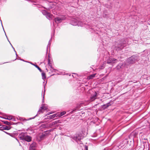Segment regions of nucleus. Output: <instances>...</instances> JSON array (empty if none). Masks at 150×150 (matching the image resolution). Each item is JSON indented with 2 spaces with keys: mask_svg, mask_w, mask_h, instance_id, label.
Segmentation results:
<instances>
[{
  "mask_svg": "<svg viewBox=\"0 0 150 150\" xmlns=\"http://www.w3.org/2000/svg\"><path fill=\"white\" fill-rule=\"evenodd\" d=\"M44 96H45V93H44L43 96V99H42V106L41 107V108L43 110H45L47 109V105L45 104H43V103L44 102Z\"/></svg>",
  "mask_w": 150,
  "mask_h": 150,
  "instance_id": "1",
  "label": "nucleus"
},
{
  "mask_svg": "<svg viewBox=\"0 0 150 150\" xmlns=\"http://www.w3.org/2000/svg\"><path fill=\"white\" fill-rule=\"evenodd\" d=\"M27 135V133H26L22 132L19 134V137L20 139L24 140Z\"/></svg>",
  "mask_w": 150,
  "mask_h": 150,
  "instance_id": "2",
  "label": "nucleus"
},
{
  "mask_svg": "<svg viewBox=\"0 0 150 150\" xmlns=\"http://www.w3.org/2000/svg\"><path fill=\"white\" fill-rule=\"evenodd\" d=\"M47 132H45L44 133H42L40 136V138L41 140L43 139H44L46 138L47 136Z\"/></svg>",
  "mask_w": 150,
  "mask_h": 150,
  "instance_id": "3",
  "label": "nucleus"
},
{
  "mask_svg": "<svg viewBox=\"0 0 150 150\" xmlns=\"http://www.w3.org/2000/svg\"><path fill=\"white\" fill-rule=\"evenodd\" d=\"M65 19V17L63 16H61L57 17V21L59 23L62 22V21Z\"/></svg>",
  "mask_w": 150,
  "mask_h": 150,
  "instance_id": "4",
  "label": "nucleus"
},
{
  "mask_svg": "<svg viewBox=\"0 0 150 150\" xmlns=\"http://www.w3.org/2000/svg\"><path fill=\"white\" fill-rule=\"evenodd\" d=\"M117 59L114 58H109L107 61V63L108 64L114 63L115 62V61Z\"/></svg>",
  "mask_w": 150,
  "mask_h": 150,
  "instance_id": "5",
  "label": "nucleus"
},
{
  "mask_svg": "<svg viewBox=\"0 0 150 150\" xmlns=\"http://www.w3.org/2000/svg\"><path fill=\"white\" fill-rule=\"evenodd\" d=\"M43 109H42L41 108V107H40L38 112V113H37V115L36 116H35V117H33L29 118V119L28 120H31L32 119H34L35 118V117L37 116V115H38V114H39L40 113H43Z\"/></svg>",
  "mask_w": 150,
  "mask_h": 150,
  "instance_id": "6",
  "label": "nucleus"
},
{
  "mask_svg": "<svg viewBox=\"0 0 150 150\" xmlns=\"http://www.w3.org/2000/svg\"><path fill=\"white\" fill-rule=\"evenodd\" d=\"M46 17L50 20H52L54 18L53 16L49 13Z\"/></svg>",
  "mask_w": 150,
  "mask_h": 150,
  "instance_id": "7",
  "label": "nucleus"
},
{
  "mask_svg": "<svg viewBox=\"0 0 150 150\" xmlns=\"http://www.w3.org/2000/svg\"><path fill=\"white\" fill-rule=\"evenodd\" d=\"M36 144L35 143H33L31 144L29 148V150H35Z\"/></svg>",
  "mask_w": 150,
  "mask_h": 150,
  "instance_id": "8",
  "label": "nucleus"
},
{
  "mask_svg": "<svg viewBox=\"0 0 150 150\" xmlns=\"http://www.w3.org/2000/svg\"><path fill=\"white\" fill-rule=\"evenodd\" d=\"M97 95V93L95 92V94L91 96L90 97V100L91 101H92L96 99Z\"/></svg>",
  "mask_w": 150,
  "mask_h": 150,
  "instance_id": "9",
  "label": "nucleus"
},
{
  "mask_svg": "<svg viewBox=\"0 0 150 150\" xmlns=\"http://www.w3.org/2000/svg\"><path fill=\"white\" fill-rule=\"evenodd\" d=\"M31 139L32 138L31 137L27 135L24 140H25L28 142H30L31 141Z\"/></svg>",
  "mask_w": 150,
  "mask_h": 150,
  "instance_id": "10",
  "label": "nucleus"
},
{
  "mask_svg": "<svg viewBox=\"0 0 150 150\" xmlns=\"http://www.w3.org/2000/svg\"><path fill=\"white\" fill-rule=\"evenodd\" d=\"M48 125L47 124H43L40 126V128L41 129H42L43 128H46L48 127Z\"/></svg>",
  "mask_w": 150,
  "mask_h": 150,
  "instance_id": "11",
  "label": "nucleus"
},
{
  "mask_svg": "<svg viewBox=\"0 0 150 150\" xmlns=\"http://www.w3.org/2000/svg\"><path fill=\"white\" fill-rule=\"evenodd\" d=\"M96 75V74H92L90 76H89L87 77V79H93L94 77H95V76Z\"/></svg>",
  "mask_w": 150,
  "mask_h": 150,
  "instance_id": "12",
  "label": "nucleus"
},
{
  "mask_svg": "<svg viewBox=\"0 0 150 150\" xmlns=\"http://www.w3.org/2000/svg\"><path fill=\"white\" fill-rule=\"evenodd\" d=\"M32 65H34L35 66L36 68H37L39 71L40 72H42V70L37 65L33 63H30Z\"/></svg>",
  "mask_w": 150,
  "mask_h": 150,
  "instance_id": "13",
  "label": "nucleus"
},
{
  "mask_svg": "<svg viewBox=\"0 0 150 150\" xmlns=\"http://www.w3.org/2000/svg\"><path fill=\"white\" fill-rule=\"evenodd\" d=\"M66 113V112L65 111H63L61 112L59 114H58L57 115L59 117H61L62 116L65 114Z\"/></svg>",
  "mask_w": 150,
  "mask_h": 150,
  "instance_id": "14",
  "label": "nucleus"
},
{
  "mask_svg": "<svg viewBox=\"0 0 150 150\" xmlns=\"http://www.w3.org/2000/svg\"><path fill=\"white\" fill-rule=\"evenodd\" d=\"M42 78L43 79H45L46 78L45 74V72H42Z\"/></svg>",
  "mask_w": 150,
  "mask_h": 150,
  "instance_id": "15",
  "label": "nucleus"
},
{
  "mask_svg": "<svg viewBox=\"0 0 150 150\" xmlns=\"http://www.w3.org/2000/svg\"><path fill=\"white\" fill-rule=\"evenodd\" d=\"M42 13L44 15H45L46 16L49 13H48L46 11L43 10L42 11Z\"/></svg>",
  "mask_w": 150,
  "mask_h": 150,
  "instance_id": "16",
  "label": "nucleus"
},
{
  "mask_svg": "<svg viewBox=\"0 0 150 150\" xmlns=\"http://www.w3.org/2000/svg\"><path fill=\"white\" fill-rule=\"evenodd\" d=\"M2 129L3 130H9L10 128L8 127L7 126H4L3 127H2Z\"/></svg>",
  "mask_w": 150,
  "mask_h": 150,
  "instance_id": "17",
  "label": "nucleus"
},
{
  "mask_svg": "<svg viewBox=\"0 0 150 150\" xmlns=\"http://www.w3.org/2000/svg\"><path fill=\"white\" fill-rule=\"evenodd\" d=\"M3 122L4 123V124L7 125H11L12 124L11 123H10L7 121H3Z\"/></svg>",
  "mask_w": 150,
  "mask_h": 150,
  "instance_id": "18",
  "label": "nucleus"
},
{
  "mask_svg": "<svg viewBox=\"0 0 150 150\" xmlns=\"http://www.w3.org/2000/svg\"><path fill=\"white\" fill-rule=\"evenodd\" d=\"M56 114H54L52 115H50L49 116V118L50 119H52L55 117Z\"/></svg>",
  "mask_w": 150,
  "mask_h": 150,
  "instance_id": "19",
  "label": "nucleus"
},
{
  "mask_svg": "<svg viewBox=\"0 0 150 150\" xmlns=\"http://www.w3.org/2000/svg\"><path fill=\"white\" fill-rule=\"evenodd\" d=\"M12 116H7L5 118H4L8 120H11L12 119Z\"/></svg>",
  "mask_w": 150,
  "mask_h": 150,
  "instance_id": "20",
  "label": "nucleus"
},
{
  "mask_svg": "<svg viewBox=\"0 0 150 150\" xmlns=\"http://www.w3.org/2000/svg\"><path fill=\"white\" fill-rule=\"evenodd\" d=\"M54 22L55 23H56V18H54V20L53 22V25L54 27L55 26V24H54Z\"/></svg>",
  "mask_w": 150,
  "mask_h": 150,
  "instance_id": "21",
  "label": "nucleus"
},
{
  "mask_svg": "<svg viewBox=\"0 0 150 150\" xmlns=\"http://www.w3.org/2000/svg\"><path fill=\"white\" fill-rule=\"evenodd\" d=\"M48 64L50 66V60L49 59H48Z\"/></svg>",
  "mask_w": 150,
  "mask_h": 150,
  "instance_id": "22",
  "label": "nucleus"
},
{
  "mask_svg": "<svg viewBox=\"0 0 150 150\" xmlns=\"http://www.w3.org/2000/svg\"><path fill=\"white\" fill-rule=\"evenodd\" d=\"M85 148L86 150H88V147L87 146H85Z\"/></svg>",
  "mask_w": 150,
  "mask_h": 150,
  "instance_id": "23",
  "label": "nucleus"
},
{
  "mask_svg": "<svg viewBox=\"0 0 150 150\" xmlns=\"http://www.w3.org/2000/svg\"><path fill=\"white\" fill-rule=\"evenodd\" d=\"M13 121H15V119L12 116V120Z\"/></svg>",
  "mask_w": 150,
  "mask_h": 150,
  "instance_id": "24",
  "label": "nucleus"
},
{
  "mask_svg": "<svg viewBox=\"0 0 150 150\" xmlns=\"http://www.w3.org/2000/svg\"><path fill=\"white\" fill-rule=\"evenodd\" d=\"M144 129H142V132H141L140 133H139V134H142V133L143 132H144L143 131H144Z\"/></svg>",
  "mask_w": 150,
  "mask_h": 150,
  "instance_id": "25",
  "label": "nucleus"
},
{
  "mask_svg": "<svg viewBox=\"0 0 150 150\" xmlns=\"http://www.w3.org/2000/svg\"><path fill=\"white\" fill-rule=\"evenodd\" d=\"M50 41H49V44H48V45H50Z\"/></svg>",
  "mask_w": 150,
  "mask_h": 150,
  "instance_id": "26",
  "label": "nucleus"
},
{
  "mask_svg": "<svg viewBox=\"0 0 150 150\" xmlns=\"http://www.w3.org/2000/svg\"><path fill=\"white\" fill-rule=\"evenodd\" d=\"M11 46H12V47L14 49V50L16 52V51H15V49H14V48H13V47L12 46V45Z\"/></svg>",
  "mask_w": 150,
  "mask_h": 150,
  "instance_id": "27",
  "label": "nucleus"
},
{
  "mask_svg": "<svg viewBox=\"0 0 150 150\" xmlns=\"http://www.w3.org/2000/svg\"><path fill=\"white\" fill-rule=\"evenodd\" d=\"M4 132H5V133H6V134H8V133H7V132H6L4 131Z\"/></svg>",
  "mask_w": 150,
  "mask_h": 150,
  "instance_id": "28",
  "label": "nucleus"
},
{
  "mask_svg": "<svg viewBox=\"0 0 150 150\" xmlns=\"http://www.w3.org/2000/svg\"><path fill=\"white\" fill-rule=\"evenodd\" d=\"M5 35H6V37L7 38V39H8V38L7 37V36L6 35V33H5Z\"/></svg>",
  "mask_w": 150,
  "mask_h": 150,
  "instance_id": "29",
  "label": "nucleus"
},
{
  "mask_svg": "<svg viewBox=\"0 0 150 150\" xmlns=\"http://www.w3.org/2000/svg\"><path fill=\"white\" fill-rule=\"evenodd\" d=\"M1 25H2V27H3V25H2V23H1ZM3 28L4 29V28H3Z\"/></svg>",
  "mask_w": 150,
  "mask_h": 150,
  "instance_id": "30",
  "label": "nucleus"
},
{
  "mask_svg": "<svg viewBox=\"0 0 150 150\" xmlns=\"http://www.w3.org/2000/svg\"><path fill=\"white\" fill-rule=\"evenodd\" d=\"M44 88H45V85H44Z\"/></svg>",
  "mask_w": 150,
  "mask_h": 150,
  "instance_id": "31",
  "label": "nucleus"
},
{
  "mask_svg": "<svg viewBox=\"0 0 150 150\" xmlns=\"http://www.w3.org/2000/svg\"><path fill=\"white\" fill-rule=\"evenodd\" d=\"M149 129L150 130V126H149Z\"/></svg>",
  "mask_w": 150,
  "mask_h": 150,
  "instance_id": "32",
  "label": "nucleus"
},
{
  "mask_svg": "<svg viewBox=\"0 0 150 150\" xmlns=\"http://www.w3.org/2000/svg\"><path fill=\"white\" fill-rule=\"evenodd\" d=\"M8 41L9 42H9V40H8Z\"/></svg>",
  "mask_w": 150,
  "mask_h": 150,
  "instance_id": "33",
  "label": "nucleus"
},
{
  "mask_svg": "<svg viewBox=\"0 0 150 150\" xmlns=\"http://www.w3.org/2000/svg\"><path fill=\"white\" fill-rule=\"evenodd\" d=\"M55 122L56 123V121H55Z\"/></svg>",
  "mask_w": 150,
  "mask_h": 150,
  "instance_id": "34",
  "label": "nucleus"
},
{
  "mask_svg": "<svg viewBox=\"0 0 150 150\" xmlns=\"http://www.w3.org/2000/svg\"><path fill=\"white\" fill-rule=\"evenodd\" d=\"M10 44L11 45H12L11 44V43H10Z\"/></svg>",
  "mask_w": 150,
  "mask_h": 150,
  "instance_id": "35",
  "label": "nucleus"
},
{
  "mask_svg": "<svg viewBox=\"0 0 150 150\" xmlns=\"http://www.w3.org/2000/svg\"><path fill=\"white\" fill-rule=\"evenodd\" d=\"M16 55H17V54H16Z\"/></svg>",
  "mask_w": 150,
  "mask_h": 150,
  "instance_id": "36",
  "label": "nucleus"
}]
</instances>
